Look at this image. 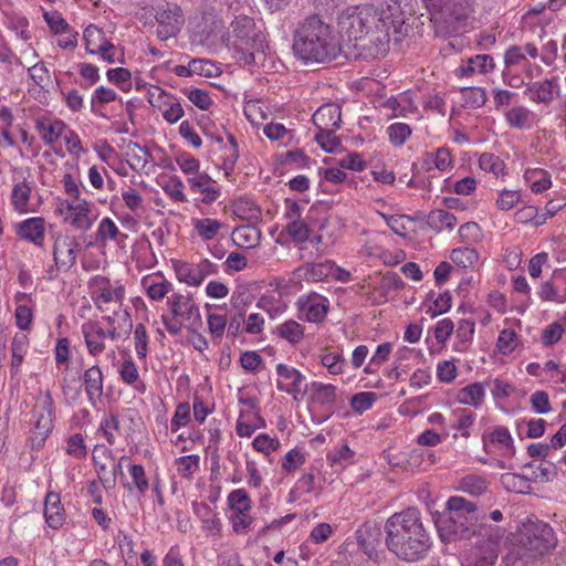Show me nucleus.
Masks as SVG:
<instances>
[{
    "label": "nucleus",
    "mask_w": 566,
    "mask_h": 566,
    "mask_svg": "<svg viewBox=\"0 0 566 566\" xmlns=\"http://www.w3.org/2000/svg\"><path fill=\"white\" fill-rule=\"evenodd\" d=\"M340 31L369 56H384L389 50L392 14L370 4L347 8L338 18Z\"/></svg>",
    "instance_id": "obj_1"
},
{
    "label": "nucleus",
    "mask_w": 566,
    "mask_h": 566,
    "mask_svg": "<svg viewBox=\"0 0 566 566\" xmlns=\"http://www.w3.org/2000/svg\"><path fill=\"white\" fill-rule=\"evenodd\" d=\"M385 543L398 558L406 562L422 559L430 547V537L423 527L421 514L409 507L391 515L385 524Z\"/></svg>",
    "instance_id": "obj_2"
},
{
    "label": "nucleus",
    "mask_w": 566,
    "mask_h": 566,
    "mask_svg": "<svg viewBox=\"0 0 566 566\" xmlns=\"http://www.w3.org/2000/svg\"><path fill=\"white\" fill-rule=\"evenodd\" d=\"M294 54L306 63H325L337 57L340 46L329 24L318 15L300 22L293 35Z\"/></svg>",
    "instance_id": "obj_3"
},
{
    "label": "nucleus",
    "mask_w": 566,
    "mask_h": 566,
    "mask_svg": "<svg viewBox=\"0 0 566 566\" xmlns=\"http://www.w3.org/2000/svg\"><path fill=\"white\" fill-rule=\"evenodd\" d=\"M264 41L261 28L245 14L237 15L222 35V42L233 52V57L245 65L255 62V53L263 51Z\"/></svg>",
    "instance_id": "obj_4"
},
{
    "label": "nucleus",
    "mask_w": 566,
    "mask_h": 566,
    "mask_svg": "<svg viewBox=\"0 0 566 566\" xmlns=\"http://www.w3.org/2000/svg\"><path fill=\"white\" fill-rule=\"evenodd\" d=\"M556 538L553 528L542 521H527L518 528L509 556L524 564L553 549Z\"/></svg>",
    "instance_id": "obj_5"
},
{
    "label": "nucleus",
    "mask_w": 566,
    "mask_h": 566,
    "mask_svg": "<svg viewBox=\"0 0 566 566\" xmlns=\"http://www.w3.org/2000/svg\"><path fill=\"white\" fill-rule=\"evenodd\" d=\"M447 515L436 521L442 541L469 538L476 533L479 514L474 502L461 496H451L447 502Z\"/></svg>",
    "instance_id": "obj_6"
},
{
    "label": "nucleus",
    "mask_w": 566,
    "mask_h": 566,
    "mask_svg": "<svg viewBox=\"0 0 566 566\" xmlns=\"http://www.w3.org/2000/svg\"><path fill=\"white\" fill-rule=\"evenodd\" d=\"M430 14L434 33L441 38L457 34L470 17L469 0H422Z\"/></svg>",
    "instance_id": "obj_7"
},
{
    "label": "nucleus",
    "mask_w": 566,
    "mask_h": 566,
    "mask_svg": "<svg viewBox=\"0 0 566 566\" xmlns=\"http://www.w3.org/2000/svg\"><path fill=\"white\" fill-rule=\"evenodd\" d=\"M171 317L163 315L161 321L171 335H178L182 327L188 331L200 329L202 326L198 304L190 295L174 294L168 300Z\"/></svg>",
    "instance_id": "obj_8"
},
{
    "label": "nucleus",
    "mask_w": 566,
    "mask_h": 566,
    "mask_svg": "<svg viewBox=\"0 0 566 566\" xmlns=\"http://www.w3.org/2000/svg\"><path fill=\"white\" fill-rule=\"evenodd\" d=\"M59 211L64 223L81 232L88 231L98 218L94 202L84 198L63 200L60 203Z\"/></svg>",
    "instance_id": "obj_9"
},
{
    "label": "nucleus",
    "mask_w": 566,
    "mask_h": 566,
    "mask_svg": "<svg viewBox=\"0 0 566 566\" xmlns=\"http://www.w3.org/2000/svg\"><path fill=\"white\" fill-rule=\"evenodd\" d=\"M53 428V399L49 391L41 392L33 407V447L40 448Z\"/></svg>",
    "instance_id": "obj_10"
},
{
    "label": "nucleus",
    "mask_w": 566,
    "mask_h": 566,
    "mask_svg": "<svg viewBox=\"0 0 566 566\" xmlns=\"http://www.w3.org/2000/svg\"><path fill=\"white\" fill-rule=\"evenodd\" d=\"M92 300L97 310L104 312L107 310L106 305L114 303L122 306L125 287L123 284L116 282L112 284L111 280L106 276L96 275L91 280Z\"/></svg>",
    "instance_id": "obj_11"
},
{
    "label": "nucleus",
    "mask_w": 566,
    "mask_h": 566,
    "mask_svg": "<svg viewBox=\"0 0 566 566\" xmlns=\"http://www.w3.org/2000/svg\"><path fill=\"white\" fill-rule=\"evenodd\" d=\"M155 19L158 23L157 36L166 41L175 36L184 24L182 11L176 3H159L155 9Z\"/></svg>",
    "instance_id": "obj_12"
},
{
    "label": "nucleus",
    "mask_w": 566,
    "mask_h": 566,
    "mask_svg": "<svg viewBox=\"0 0 566 566\" xmlns=\"http://www.w3.org/2000/svg\"><path fill=\"white\" fill-rule=\"evenodd\" d=\"M78 243L75 238L59 235L53 245L54 266L48 271L49 277L53 279L56 271H69L76 262V250Z\"/></svg>",
    "instance_id": "obj_13"
},
{
    "label": "nucleus",
    "mask_w": 566,
    "mask_h": 566,
    "mask_svg": "<svg viewBox=\"0 0 566 566\" xmlns=\"http://www.w3.org/2000/svg\"><path fill=\"white\" fill-rule=\"evenodd\" d=\"M175 271L179 281L191 286H198L208 275L216 272V266L209 260L205 259L197 264L178 262L175 264Z\"/></svg>",
    "instance_id": "obj_14"
},
{
    "label": "nucleus",
    "mask_w": 566,
    "mask_h": 566,
    "mask_svg": "<svg viewBox=\"0 0 566 566\" xmlns=\"http://www.w3.org/2000/svg\"><path fill=\"white\" fill-rule=\"evenodd\" d=\"M276 373L280 378H282V380H277V389L291 395L294 400H298L300 396L304 395L302 384L305 377L301 371L285 364H279L276 366Z\"/></svg>",
    "instance_id": "obj_15"
},
{
    "label": "nucleus",
    "mask_w": 566,
    "mask_h": 566,
    "mask_svg": "<svg viewBox=\"0 0 566 566\" xmlns=\"http://www.w3.org/2000/svg\"><path fill=\"white\" fill-rule=\"evenodd\" d=\"M357 542L370 559L377 558V547L380 545L384 531L376 522H366L357 531Z\"/></svg>",
    "instance_id": "obj_16"
},
{
    "label": "nucleus",
    "mask_w": 566,
    "mask_h": 566,
    "mask_svg": "<svg viewBox=\"0 0 566 566\" xmlns=\"http://www.w3.org/2000/svg\"><path fill=\"white\" fill-rule=\"evenodd\" d=\"M19 238L41 247L44 242L45 220L41 217L29 218L14 224Z\"/></svg>",
    "instance_id": "obj_17"
},
{
    "label": "nucleus",
    "mask_w": 566,
    "mask_h": 566,
    "mask_svg": "<svg viewBox=\"0 0 566 566\" xmlns=\"http://www.w3.org/2000/svg\"><path fill=\"white\" fill-rule=\"evenodd\" d=\"M82 334L85 339L87 352L92 356L101 355L105 348L106 331L98 322L88 321L82 325Z\"/></svg>",
    "instance_id": "obj_18"
},
{
    "label": "nucleus",
    "mask_w": 566,
    "mask_h": 566,
    "mask_svg": "<svg viewBox=\"0 0 566 566\" xmlns=\"http://www.w3.org/2000/svg\"><path fill=\"white\" fill-rule=\"evenodd\" d=\"M304 261L305 263L295 270L294 275L307 282L323 281L328 277L335 269V262L331 260L321 263L310 262V260Z\"/></svg>",
    "instance_id": "obj_19"
},
{
    "label": "nucleus",
    "mask_w": 566,
    "mask_h": 566,
    "mask_svg": "<svg viewBox=\"0 0 566 566\" xmlns=\"http://www.w3.org/2000/svg\"><path fill=\"white\" fill-rule=\"evenodd\" d=\"M495 67L494 60L489 54H478L469 57L461 66L455 71L459 77H471L475 74H488L491 73Z\"/></svg>",
    "instance_id": "obj_20"
},
{
    "label": "nucleus",
    "mask_w": 566,
    "mask_h": 566,
    "mask_svg": "<svg viewBox=\"0 0 566 566\" xmlns=\"http://www.w3.org/2000/svg\"><path fill=\"white\" fill-rule=\"evenodd\" d=\"M558 84L554 78L526 84L525 94L536 103L549 104L558 94Z\"/></svg>",
    "instance_id": "obj_21"
},
{
    "label": "nucleus",
    "mask_w": 566,
    "mask_h": 566,
    "mask_svg": "<svg viewBox=\"0 0 566 566\" xmlns=\"http://www.w3.org/2000/svg\"><path fill=\"white\" fill-rule=\"evenodd\" d=\"M312 119L318 130L336 129L342 120L340 107L334 103L325 104L313 114Z\"/></svg>",
    "instance_id": "obj_22"
},
{
    "label": "nucleus",
    "mask_w": 566,
    "mask_h": 566,
    "mask_svg": "<svg viewBox=\"0 0 566 566\" xmlns=\"http://www.w3.org/2000/svg\"><path fill=\"white\" fill-rule=\"evenodd\" d=\"M44 516L48 525L53 530H59L65 521L64 509L61 505L60 494L49 492L44 501Z\"/></svg>",
    "instance_id": "obj_23"
},
{
    "label": "nucleus",
    "mask_w": 566,
    "mask_h": 566,
    "mask_svg": "<svg viewBox=\"0 0 566 566\" xmlns=\"http://www.w3.org/2000/svg\"><path fill=\"white\" fill-rule=\"evenodd\" d=\"M113 461L112 451L105 446H96L93 450V462L102 484L105 488L114 486V478H107L109 462Z\"/></svg>",
    "instance_id": "obj_24"
},
{
    "label": "nucleus",
    "mask_w": 566,
    "mask_h": 566,
    "mask_svg": "<svg viewBox=\"0 0 566 566\" xmlns=\"http://www.w3.org/2000/svg\"><path fill=\"white\" fill-rule=\"evenodd\" d=\"M83 382L88 400L95 403L103 396V373L102 369L94 365L86 369L83 374Z\"/></svg>",
    "instance_id": "obj_25"
},
{
    "label": "nucleus",
    "mask_w": 566,
    "mask_h": 566,
    "mask_svg": "<svg viewBox=\"0 0 566 566\" xmlns=\"http://www.w3.org/2000/svg\"><path fill=\"white\" fill-rule=\"evenodd\" d=\"M35 129L46 145H52L62 136L66 125L60 119L39 118Z\"/></svg>",
    "instance_id": "obj_26"
},
{
    "label": "nucleus",
    "mask_w": 566,
    "mask_h": 566,
    "mask_svg": "<svg viewBox=\"0 0 566 566\" xmlns=\"http://www.w3.org/2000/svg\"><path fill=\"white\" fill-rule=\"evenodd\" d=\"M231 239L241 249H253L260 244L261 231L254 226L237 227L232 231Z\"/></svg>",
    "instance_id": "obj_27"
},
{
    "label": "nucleus",
    "mask_w": 566,
    "mask_h": 566,
    "mask_svg": "<svg viewBox=\"0 0 566 566\" xmlns=\"http://www.w3.org/2000/svg\"><path fill=\"white\" fill-rule=\"evenodd\" d=\"M457 223L455 216L443 209H434L427 217L428 227L436 232H441L444 229L451 231Z\"/></svg>",
    "instance_id": "obj_28"
},
{
    "label": "nucleus",
    "mask_w": 566,
    "mask_h": 566,
    "mask_svg": "<svg viewBox=\"0 0 566 566\" xmlns=\"http://www.w3.org/2000/svg\"><path fill=\"white\" fill-rule=\"evenodd\" d=\"M303 311H305L306 318L310 322H321L327 313V305L325 300L318 295L307 296L305 300L300 301Z\"/></svg>",
    "instance_id": "obj_29"
},
{
    "label": "nucleus",
    "mask_w": 566,
    "mask_h": 566,
    "mask_svg": "<svg viewBox=\"0 0 566 566\" xmlns=\"http://www.w3.org/2000/svg\"><path fill=\"white\" fill-rule=\"evenodd\" d=\"M84 40L86 50L91 54H97L99 51H105V46L111 48V42L105 38L102 29L94 24H91L85 29Z\"/></svg>",
    "instance_id": "obj_30"
},
{
    "label": "nucleus",
    "mask_w": 566,
    "mask_h": 566,
    "mask_svg": "<svg viewBox=\"0 0 566 566\" xmlns=\"http://www.w3.org/2000/svg\"><path fill=\"white\" fill-rule=\"evenodd\" d=\"M312 400L319 406L331 409L336 402V387L331 384L313 382Z\"/></svg>",
    "instance_id": "obj_31"
},
{
    "label": "nucleus",
    "mask_w": 566,
    "mask_h": 566,
    "mask_svg": "<svg viewBox=\"0 0 566 566\" xmlns=\"http://www.w3.org/2000/svg\"><path fill=\"white\" fill-rule=\"evenodd\" d=\"M474 420L475 415L472 411L464 408H458L451 413V428L460 431L461 437L468 439L470 437L469 428L472 427Z\"/></svg>",
    "instance_id": "obj_32"
},
{
    "label": "nucleus",
    "mask_w": 566,
    "mask_h": 566,
    "mask_svg": "<svg viewBox=\"0 0 566 566\" xmlns=\"http://www.w3.org/2000/svg\"><path fill=\"white\" fill-rule=\"evenodd\" d=\"M192 224L196 233L203 241L212 240L222 228H226V224L222 222L210 218L193 219Z\"/></svg>",
    "instance_id": "obj_33"
},
{
    "label": "nucleus",
    "mask_w": 566,
    "mask_h": 566,
    "mask_svg": "<svg viewBox=\"0 0 566 566\" xmlns=\"http://www.w3.org/2000/svg\"><path fill=\"white\" fill-rule=\"evenodd\" d=\"M149 298L163 300L170 291L171 284L163 277H144L142 281Z\"/></svg>",
    "instance_id": "obj_34"
},
{
    "label": "nucleus",
    "mask_w": 566,
    "mask_h": 566,
    "mask_svg": "<svg viewBox=\"0 0 566 566\" xmlns=\"http://www.w3.org/2000/svg\"><path fill=\"white\" fill-rule=\"evenodd\" d=\"M119 375L125 384L133 386L140 392L145 391V384L140 381L138 368L130 357L122 363Z\"/></svg>",
    "instance_id": "obj_35"
},
{
    "label": "nucleus",
    "mask_w": 566,
    "mask_h": 566,
    "mask_svg": "<svg viewBox=\"0 0 566 566\" xmlns=\"http://www.w3.org/2000/svg\"><path fill=\"white\" fill-rule=\"evenodd\" d=\"M506 122L514 128H530L533 122L532 112L524 106H515L505 114Z\"/></svg>",
    "instance_id": "obj_36"
},
{
    "label": "nucleus",
    "mask_w": 566,
    "mask_h": 566,
    "mask_svg": "<svg viewBox=\"0 0 566 566\" xmlns=\"http://www.w3.org/2000/svg\"><path fill=\"white\" fill-rule=\"evenodd\" d=\"M126 155L129 157L130 167L134 169L145 168L153 159L150 151L137 143L129 142Z\"/></svg>",
    "instance_id": "obj_37"
},
{
    "label": "nucleus",
    "mask_w": 566,
    "mask_h": 566,
    "mask_svg": "<svg viewBox=\"0 0 566 566\" xmlns=\"http://www.w3.org/2000/svg\"><path fill=\"white\" fill-rule=\"evenodd\" d=\"M31 196V187L25 182L15 185L11 192V203L18 212H29V200Z\"/></svg>",
    "instance_id": "obj_38"
},
{
    "label": "nucleus",
    "mask_w": 566,
    "mask_h": 566,
    "mask_svg": "<svg viewBox=\"0 0 566 566\" xmlns=\"http://www.w3.org/2000/svg\"><path fill=\"white\" fill-rule=\"evenodd\" d=\"M450 259L458 266L468 269L473 268L478 263L479 253L473 248H457L451 251Z\"/></svg>",
    "instance_id": "obj_39"
},
{
    "label": "nucleus",
    "mask_w": 566,
    "mask_h": 566,
    "mask_svg": "<svg viewBox=\"0 0 566 566\" xmlns=\"http://www.w3.org/2000/svg\"><path fill=\"white\" fill-rule=\"evenodd\" d=\"M460 489L472 496H480L488 491L489 482L483 476L470 474L461 480Z\"/></svg>",
    "instance_id": "obj_40"
},
{
    "label": "nucleus",
    "mask_w": 566,
    "mask_h": 566,
    "mask_svg": "<svg viewBox=\"0 0 566 566\" xmlns=\"http://www.w3.org/2000/svg\"><path fill=\"white\" fill-rule=\"evenodd\" d=\"M277 334L289 343L297 344L304 337V328L296 321L290 319L277 326Z\"/></svg>",
    "instance_id": "obj_41"
},
{
    "label": "nucleus",
    "mask_w": 566,
    "mask_h": 566,
    "mask_svg": "<svg viewBox=\"0 0 566 566\" xmlns=\"http://www.w3.org/2000/svg\"><path fill=\"white\" fill-rule=\"evenodd\" d=\"M200 458L197 454L182 455L176 459L175 465L178 474L185 479H191L199 469Z\"/></svg>",
    "instance_id": "obj_42"
},
{
    "label": "nucleus",
    "mask_w": 566,
    "mask_h": 566,
    "mask_svg": "<svg viewBox=\"0 0 566 566\" xmlns=\"http://www.w3.org/2000/svg\"><path fill=\"white\" fill-rule=\"evenodd\" d=\"M424 164L428 166L427 169L430 170L433 165L440 171H444L451 165V155L447 148H439L436 153L426 154Z\"/></svg>",
    "instance_id": "obj_43"
},
{
    "label": "nucleus",
    "mask_w": 566,
    "mask_h": 566,
    "mask_svg": "<svg viewBox=\"0 0 566 566\" xmlns=\"http://www.w3.org/2000/svg\"><path fill=\"white\" fill-rule=\"evenodd\" d=\"M228 502L235 513H248L251 510V500L243 489L232 491L228 496Z\"/></svg>",
    "instance_id": "obj_44"
},
{
    "label": "nucleus",
    "mask_w": 566,
    "mask_h": 566,
    "mask_svg": "<svg viewBox=\"0 0 566 566\" xmlns=\"http://www.w3.org/2000/svg\"><path fill=\"white\" fill-rule=\"evenodd\" d=\"M484 397V388L481 384L474 382L463 389L459 394V400L465 405L478 406Z\"/></svg>",
    "instance_id": "obj_45"
},
{
    "label": "nucleus",
    "mask_w": 566,
    "mask_h": 566,
    "mask_svg": "<svg viewBox=\"0 0 566 566\" xmlns=\"http://www.w3.org/2000/svg\"><path fill=\"white\" fill-rule=\"evenodd\" d=\"M133 338L137 358L145 360L148 354L149 338L144 324L136 325Z\"/></svg>",
    "instance_id": "obj_46"
},
{
    "label": "nucleus",
    "mask_w": 566,
    "mask_h": 566,
    "mask_svg": "<svg viewBox=\"0 0 566 566\" xmlns=\"http://www.w3.org/2000/svg\"><path fill=\"white\" fill-rule=\"evenodd\" d=\"M28 350V340L25 335L15 336L11 343V368L18 370L21 366L24 355Z\"/></svg>",
    "instance_id": "obj_47"
},
{
    "label": "nucleus",
    "mask_w": 566,
    "mask_h": 566,
    "mask_svg": "<svg viewBox=\"0 0 566 566\" xmlns=\"http://www.w3.org/2000/svg\"><path fill=\"white\" fill-rule=\"evenodd\" d=\"M377 399V394L371 391H361L354 395L350 399L352 409L355 412L363 413L371 408Z\"/></svg>",
    "instance_id": "obj_48"
},
{
    "label": "nucleus",
    "mask_w": 566,
    "mask_h": 566,
    "mask_svg": "<svg viewBox=\"0 0 566 566\" xmlns=\"http://www.w3.org/2000/svg\"><path fill=\"white\" fill-rule=\"evenodd\" d=\"M208 331L213 339H221L227 328L226 315L210 313L207 315Z\"/></svg>",
    "instance_id": "obj_49"
},
{
    "label": "nucleus",
    "mask_w": 566,
    "mask_h": 566,
    "mask_svg": "<svg viewBox=\"0 0 566 566\" xmlns=\"http://www.w3.org/2000/svg\"><path fill=\"white\" fill-rule=\"evenodd\" d=\"M538 176L536 180H534L531 185V189L535 193L543 192L551 188L552 180L547 171L543 169L528 170L525 174L527 179H532L533 177Z\"/></svg>",
    "instance_id": "obj_50"
},
{
    "label": "nucleus",
    "mask_w": 566,
    "mask_h": 566,
    "mask_svg": "<svg viewBox=\"0 0 566 566\" xmlns=\"http://www.w3.org/2000/svg\"><path fill=\"white\" fill-rule=\"evenodd\" d=\"M479 166L481 169L488 172H492L496 176L504 171L505 165L494 154L484 153L479 158Z\"/></svg>",
    "instance_id": "obj_51"
},
{
    "label": "nucleus",
    "mask_w": 566,
    "mask_h": 566,
    "mask_svg": "<svg viewBox=\"0 0 566 566\" xmlns=\"http://www.w3.org/2000/svg\"><path fill=\"white\" fill-rule=\"evenodd\" d=\"M286 232L295 242L305 243L310 239V229L303 220H293L286 226Z\"/></svg>",
    "instance_id": "obj_52"
},
{
    "label": "nucleus",
    "mask_w": 566,
    "mask_h": 566,
    "mask_svg": "<svg viewBox=\"0 0 566 566\" xmlns=\"http://www.w3.org/2000/svg\"><path fill=\"white\" fill-rule=\"evenodd\" d=\"M191 67L190 71H192L193 74L205 77L217 76L220 72L219 67L212 61L205 59L191 60Z\"/></svg>",
    "instance_id": "obj_53"
},
{
    "label": "nucleus",
    "mask_w": 566,
    "mask_h": 566,
    "mask_svg": "<svg viewBox=\"0 0 566 566\" xmlns=\"http://www.w3.org/2000/svg\"><path fill=\"white\" fill-rule=\"evenodd\" d=\"M316 142L327 153H334L340 146L339 138L335 135V129L318 130L315 136Z\"/></svg>",
    "instance_id": "obj_54"
},
{
    "label": "nucleus",
    "mask_w": 566,
    "mask_h": 566,
    "mask_svg": "<svg viewBox=\"0 0 566 566\" xmlns=\"http://www.w3.org/2000/svg\"><path fill=\"white\" fill-rule=\"evenodd\" d=\"M129 474L132 478V484L133 486L138 491L140 494H145V492L149 488V482L145 473V469L140 464H133L129 467Z\"/></svg>",
    "instance_id": "obj_55"
},
{
    "label": "nucleus",
    "mask_w": 566,
    "mask_h": 566,
    "mask_svg": "<svg viewBox=\"0 0 566 566\" xmlns=\"http://www.w3.org/2000/svg\"><path fill=\"white\" fill-rule=\"evenodd\" d=\"M130 77L132 74L129 70L124 67H116L107 71L108 81L119 85L125 92H128L132 87Z\"/></svg>",
    "instance_id": "obj_56"
},
{
    "label": "nucleus",
    "mask_w": 566,
    "mask_h": 566,
    "mask_svg": "<svg viewBox=\"0 0 566 566\" xmlns=\"http://www.w3.org/2000/svg\"><path fill=\"white\" fill-rule=\"evenodd\" d=\"M517 344L516 333L512 329H503L497 338L496 346L503 355L513 353Z\"/></svg>",
    "instance_id": "obj_57"
},
{
    "label": "nucleus",
    "mask_w": 566,
    "mask_h": 566,
    "mask_svg": "<svg viewBox=\"0 0 566 566\" xmlns=\"http://www.w3.org/2000/svg\"><path fill=\"white\" fill-rule=\"evenodd\" d=\"M164 191L175 201L185 202L187 198L184 193V184L180 178L174 176L170 177L165 186L163 187Z\"/></svg>",
    "instance_id": "obj_58"
},
{
    "label": "nucleus",
    "mask_w": 566,
    "mask_h": 566,
    "mask_svg": "<svg viewBox=\"0 0 566 566\" xmlns=\"http://www.w3.org/2000/svg\"><path fill=\"white\" fill-rule=\"evenodd\" d=\"M321 363L332 375H340L344 373L345 360L340 354H337V353L324 354L321 358Z\"/></svg>",
    "instance_id": "obj_59"
},
{
    "label": "nucleus",
    "mask_w": 566,
    "mask_h": 566,
    "mask_svg": "<svg viewBox=\"0 0 566 566\" xmlns=\"http://www.w3.org/2000/svg\"><path fill=\"white\" fill-rule=\"evenodd\" d=\"M390 142L396 146H401L411 135V128L403 123H395L388 127Z\"/></svg>",
    "instance_id": "obj_60"
},
{
    "label": "nucleus",
    "mask_w": 566,
    "mask_h": 566,
    "mask_svg": "<svg viewBox=\"0 0 566 566\" xmlns=\"http://www.w3.org/2000/svg\"><path fill=\"white\" fill-rule=\"evenodd\" d=\"M122 198L125 202V206L135 214H139L140 211H144L143 207V198L140 193L134 189L129 188L122 193Z\"/></svg>",
    "instance_id": "obj_61"
},
{
    "label": "nucleus",
    "mask_w": 566,
    "mask_h": 566,
    "mask_svg": "<svg viewBox=\"0 0 566 566\" xmlns=\"http://www.w3.org/2000/svg\"><path fill=\"white\" fill-rule=\"evenodd\" d=\"M190 420V406L187 402L179 403L171 419V431L176 432Z\"/></svg>",
    "instance_id": "obj_62"
},
{
    "label": "nucleus",
    "mask_w": 566,
    "mask_h": 566,
    "mask_svg": "<svg viewBox=\"0 0 566 566\" xmlns=\"http://www.w3.org/2000/svg\"><path fill=\"white\" fill-rule=\"evenodd\" d=\"M66 453L76 459L85 458L86 447L84 444V439L81 433H75L69 438Z\"/></svg>",
    "instance_id": "obj_63"
},
{
    "label": "nucleus",
    "mask_w": 566,
    "mask_h": 566,
    "mask_svg": "<svg viewBox=\"0 0 566 566\" xmlns=\"http://www.w3.org/2000/svg\"><path fill=\"white\" fill-rule=\"evenodd\" d=\"M305 462L304 454L297 450H290L282 460V469L286 472L295 471Z\"/></svg>",
    "instance_id": "obj_64"
}]
</instances>
